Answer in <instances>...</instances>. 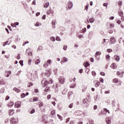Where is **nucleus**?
<instances>
[{"label":"nucleus","mask_w":124,"mask_h":124,"mask_svg":"<svg viewBox=\"0 0 124 124\" xmlns=\"http://www.w3.org/2000/svg\"><path fill=\"white\" fill-rule=\"evenodd\" d=\"M41 84L43 87H45V86H47V85L50 84H53V80L52 79H50L49 81L45 80V79H43L41 81Z\"/></svg>","instance_id":"1"},{"label":"nucleus","mask_w":124,"mask_h":124,"mask_svg":"<svg viewBox=\"0 0 124 124\" xmlns=\"http://www.w3.org/2000/svg\"><path fill=\"white\" fill-rule=\"evenodd\" d=\"M18 123V119H15L14 117H12L10 119V123L11 124H15Z\"/></svg>","instance_id":"2"},{"label":"nucleus","mask_w":124,"mask_h":124,"mask_svg":"<svg viewBox=\"0 0 124 124\" xmlns=\"http://www.w3.org/2000/svg\"><path fill=\"white\" fill-rule=\"evenodd\" d=\"M59 82L61 83V84H64L65 82V78H64V77L62 76L60 77L58 79Z\"/></svg>","instance_id":"3"},{"label":"nucleus","mask_w":124,"mask_h":124,"mask_svg":"<svg viewBox=\"0 0 124 124\" xmlns=\"http://www.w3.org/2000/svg\"><path fill=\"white\" fill-rule=\"evenodd\" d=\"M67 5L68 9H71L73 7V3L71 1H69Z\"/></svg>","instance_id":"4"},{"label":"nucleus","mask_w":124,"mask_h":124,"mask_svg":"<svg viewBox=\"0 0 124 124\" xmlns=\"http://www.w3.org/2000/svg\"><path fill=\"white\" fill-rule=\"evenodd\" d=\"M95 14L96 16H99V17H102V13L101 12H98V10H97Z\"/></svg>","instance_id":"5"},{"label":"nucleus","mask_w":124,"mask_h":124,"mask_svg":"<svg viewBox=\"0 0 124 124\" xmlns=\"http://www.w3.org/2000/svg\"><path fill=\"white\" fill-rule=\"evenodd\" d=\"M110 67L112 68V69H116L117 67H118V66L117 65V64H116V63H113L110 65Z\"/></svg>","instance_id":"6"},{"label":"nucleus","mask_w":124,"mask_h":124,"mask_svg":"<svg viewBox=\"0 0 124 124\" xmlns=\"http://www.w3.org/2000/svg\"><path fill=\"white\" fill-rule=\"evenodd\" d=\"M116 43V39H115V37H112L110 39V44H115Z\"/></svg>","instance_id":"7"},{"label":"nucleus","mask_w":124,"mask_h":124,"mask_svg":"<svg viewBox=\"0 0 124 124\" xmlns=\"http://www.w3.org/2000/svg\"><path fill=\"white\" fill-rule=\"evenodd\" d=\"M15 107L16 108H20L21 107V102L19 103L18 102H17L15 104Z\"/></svg>","instance_id":"8"},{"label":"nucleus","mask_w":124,"mask_h":124,"mask_svg":"<svg viewBox=\"0 0 124 124\" xmlns=\"http://www.w3.org/2000/svg\"><path fill=\"white\" fill-rule=\"evenodd\" d=\"M88 99H87V98L84 99L83 100V103H84V104H85V105L86 106V107H88V106H89V105L88 104Z\"/></svg>","instance_id":"9"},{"label":"nucleus","mask_w":124,"mask_h":124,"mask_svg":"<svg viewBox=\"0 0 124 124\" xmlns=\"http://www.w3.org/2000/svg\"><path fill=\"white\" fill-rule=\"evenodd\" d=\"M116 74L117 76H119L121 78H123V77H124V72L120 73V72H117Z\"/></svg>","instance_id":"10"},{"label":"nucleus","mask_w":124,"mask_h":124,"mask_svg":"<svg viewBox=\"0 0 124 124\" xmlns=\"http://www.w3.org/2000/svg\"><path fill=\"white\" fill-rule=\"evenodd\" d=\"M6 77H9L11 75V71H8L5 72Z\"/></svg>","instance_id":"11"},{"label":"nucleus","mask_w":124,"mask_h":124,"mask_svg":"<svg viewBox=\"0 0 124 124\" xmlns=\"http://www.w3.org/2000/svg\"><path fill=\"white\" fill-rule=\"evenodd\" d=\"M108 42H109V40L104 39L103 44H104V45L105 46L106 45H107V44H108Z\"/></svg>","instance_id":"12"},{"label":"nucleus","mask_w":124,"mask_h":124,"mask_svg":"<svg viewBox=\"0 0 124 124\" xmlns=\"http://www.w3.org/2000/svg\"><path fill=\"white\" fill-rule=\"evenodd\" d=\"M52 27L53 28H55L56 24H57V21L54 19L52 21Z\"/></svg>","instance_id":"13"},{"label":"nucleus","mask_w":124,"mask_h":124,"mask_svg":"<svg viewBox=\"0 0 124 124\" xmlns=\"http://www.w3.org/2000/svg\"><path fill=\"white\" fill-rule=\"evenodd\" d=\"M65 24H70V20L68 18H65Z\"/></svg>","instance_id":"14"},{"label":"nucleus","mask_w":124,"mask_h":124,"mask_svg":"<svg viewBox=\"0 0 124 124\" xmlns=\"http://www.w3.org/2000/svg\"><path fill=\"white\" fill-rule=\"evenodd\" d=\"M6 84V82H5V80L3 79H1L0 80V85H5Z\"/></svg>","instance_id":"15"},{"label":"nucleus","mask_w":124,"mask_h":124,"mask_svg":"<svg viewBox=\"0 0 124 124\" xmlns=\"http://www.w3.org/2000/svg\"><path fill=\"white\" fill-rule=\"evenodd\" d=\"M118 15L119 16H120V17H123V16L124 15V13H123V11L122 10L119 11Z\"/></svg>","instance_id":"16"},{"label":"nucleus","mask_w":124,"mask_h":124,"mask_svg":"<svg viewBox=\"0 0 124 124\" xmlns=\"http://www.w3.org/2000/svg\"><path fill=\"white\" fill-rule=\"evenodd\" d=\"M94 18H93V17H91L90 19H89V22L91 23V24H93V23L94 22Z\"/></svg>","instance_id":"17"},{"label":"nucleus","mask_w":124,"mask_h":124,"mask_svg":"<svg viewBox=\"0 0 124 124\" xmlns=\"http://www.w3.org/2000/svg\"><path fill=\"white\" fill-rule=\"evenodd\" d=\"M82 91L83 93H85V92H86V90H87V87H86V86H85V85H82Z\"/></svg>","instance_id":"18"},{"label":"nucleus","mask_w":124,"mask_h":124,"mask_svg":"<svg viewBox=\"0 0 124 124\" xmlns=\"http://www.w3.org/2000/svg\"><path fill=\"white\" fill-rule=\"evenodd\" d=\"M13 91H15L16 93H20V92H21V90L17 88H14Z\"/></svg>","instance_id":"19"},{"label":"nucleus","mask_w":124,"mask_h":124,"mask_svg":"<svg viewBox=\"0 0 124 124\" xmlns=\"http://www.w3.org/2000/svg\"><path fill=\"white\" fill-rule=\"evenodd\" d=\"M106 122L107 124H111V120H110L109 118H107L106 120Z\"/></svg>","instance_id":"20"},{"label":"nucleus","mask_w":124,"mask_h":124,"mask_svg":"<svg viewBox=\"0 0 124 124\" xmlns=\"http://www.w3.org/2000/svg\"><path fill=\"white\" fill-rule=\"evenodd\" d=\"M14 105V103L13 102H10L8 104V107H12Z\"/></svg>","instance_id":"21"},{"label":"nucleus","mask_w":124,"mask_h":124,"mask_svg":"<svg viewBox=\"0 0 124 124\" xmlns=\"http://www.w3.org/2000/svg\"><path fill=\"white\" fill-rule=\"evenodd\" d=\"M99 55H101V52L96 51L95 55V57L96 58V57H97V56H99Z\"/></svg>","instance_id":"22"},{"label":"nucleus","mask_w":124,"mask_h":124,"mask_svg":"<svg viewBox=\"0 0 124 124\" xmlns=\"http://www.w3.org/2000/svg\"><path fill=\"white\" fill-rule=\"evenodd\" d=\"M118 82H119V79H118L117 78H114L113 80V82L115 84H117Z\"/></svg>","instance_id":"23"},{"label":"nucleus","mask_w":124,"mask_h":124,"mask_svg":"<svg viewBox=\"0 0 124 124\" xmlns=\"http://www.w3.org/2000/svg\"><path fill=\"white\" fill-rule=\"evenodd\" d=\"M73 93L72 91H70L68 93V99H69V98H70V96L71 95H72Z\"/></svg>","instance_id":"24"},{"label":"nucleus","mask_w":124,"mask_h":124,"mask_svg":"<svg viewBox=\"0 0 124 124\" xmlns=\"http://www.w3.org/2000/svg\"><path fill=\"white\" fill-rule=\"evenodd\" d=\"M41 50H43V47L42 46H39L37 49V51L38 52V51H41Z\"/></svg>","instance_id":"25"},{"label":"nucleus","mask_w":124,"mask_h":124,"mask_svg":"<svg viewBox=\"0 0 124 124\" xmlns=\"http://www.w3.org/2000/svg\"><path fill=\"white\" fill-rule=\"evenodd\" d=\"M121 58H120V56L116 55V57L115 58V61H116L117 62H120V60Z\"/></svg>","instance_id":"26"},{"label":"nucleus","mask_w":124,"mask_h":124,"mask_svg":"<svg viewBox=\"0 0 124 124\" xmlns=\"http://www.w3.org/2000/svg\"><path fill=\"white\" fill-rule=\"evenodd\" d=\"M53 71L55 75H57V74H58V68H55V69H54Z\"/></svg>","instance_id":"27"},{"label":"nucleus","mask_w":124,"mask_h":124,"mask_svg":"<svg viewBox=\"0 0 124 124\" xmlns=\"http://www.w3.org/2000/svg\"><path fill=\"white\" fill-rule=\"evenodd\" d=\"M13 111H14L13 109H11V110L9 111V116H11V115H13L14 112H13Z\"/></svg>","instance_id":"28"},{"label":"nucleus","mask_w":124,"mask_h":124,"mask_svg":"<svg viewBox=\"0 0 124 124\" xmlns=\"http://www.w3.org/2000/svg\"><path fill=\"white\" fill-rule=\"evenodd\" d=\"M106 58L107 61H109V60H110L111 57H110V55H106Z\"/></svg>","instance_id":"29"},{"label":"nucleus","mask_w":124,"mask_h":124,"mask_svg":"<svg viewBox=\"0 0 124 124\" xmlns=\"http://www.w3.org/2000/svg\"><path fill=\"white\" fill-rule=\"evenodd\" d=\"M49 2L47 3H46L44 5V7H45V8H48V7L49 6Z\"/></svg>","instance_id":"30"},{"label":"nucleus","mask_w":124,"mask_h":124,"mask_svg":"<svg viewBox=\"0 0 124 124\" xmlns=\"http://www.w3.org/2000/svg\"><path fill=\"white\" fill-rule=\"evenodd\" d=\"M39 63H40V60L39 59H38V60L35 61V64H39Z\"/></svg>","instance_id":"31"},{"label":"nucleus","mask_w":124,"mask_h":124,"mask_svg":"<svg viewBox=\"0 0 124 124\" xmlns=\"http://www.w3.org/2000/svg\"><path fill=\"white\" fill-rule=\"evenodd\" d=\"M42 24L40 23L39 22H37L36 23L35 26L36 27H39L40 26H41Z\"/></svg>","instance_id":"32"},{"label":"nucleus","mask_w":124,"mask_h":124,"mask_svg":"<svg viewBox=\"0 0 124 124\" xmlns=\"http://www.w3.org/2000/svg\"><path fill=\"white\" fill-rule=\"evenodd\" d=\"M89 65H90V63L88 62H85L84 64V66L86 68L88 67V66H89Z\"/></svg>","instance_id":"33"},{"label":"nucleus","mask_w":124,"mask_h":124,"mask_svg":"<svg viewBox=\"0 0 124 124\" xmlns=\"http://www.w3.org/2000/svg\"><path fill=\"white\" fill-rule=\"evenodd\" d=\"M50 40L51 41H53V42H55V41H56V39L54 37H50Z\"/></svg>","instance_id":"34"},{"label":"nucleus","mask_w":124,"mask_h":124,"mask_svg":"<svg viewBox=\"0 0 124 124\" xmlns=\"http://www.w3.org/2000/svg\"><path fill=\"white\" fill-rule=\"evenodd\" d=\"M48 65H49V64H48V63H46V62H45L44 63L43 66L44 67H45V68H46V67H47V66H48Z\"/></svg>","instance_id":"35"},{"label":"nucleus","mask_w":124,"mask_h":124,"mask_svg":"<svg viewBox=\"0 0 124 124\" xmlns=\"http://www.w3.org/2000/svg\"><path fill=\"white\" fill-rule=\"evenodd\" d=\"M50 90V88H49V87H46L45 89V92H49V90Z\"/></svg>","instance_id":"36"},{"label":"nucleus","mask_w":124,"mask_h":124,"mask_svg":"<svg viewBox=\"0 0 124 124\" xmlns=\"http://www.w3.org/2000/svg\"><path fill=\"white\" fill-rule=\"evenodd\" d=\"M55 114H56V110H52L51 112V116H54V115H55Z\"/></svg>","instance_id":"37"},{"label":"nucleus","mask_w":124,"mask_h":124,"mask_svg":"<svg viewBox=\"0 0 124 124\" xmlns=\"http://www.w3.org/2000/svg\"><path fill=\"white\" fill-rule=\"evenodd\" d=\"M26 97V94H25V93H22L21 94V98H24V97Z\"/></svg>","instance_id":"38"},{"label":"nucleus","mask_w":124,"mask_h":124,"mask_svg":"<svg viewBox=\"0 0 124 124\" xmlns=\"http://www.w3.org/2000/svg\"><path fill=\"white\" fill-rule=\"evenodd\" d=\"M58 117L59 118V119L61 121H62V116L60 115V114L57 115Z\"/></svg>","instance_id":"39"},{"label":"nucleus","mask_w":124,"mask_h":124,"mask_svg":"<svg viewBox=\"0 0 124 124\" xmlns=\"http://www.w3.org/2000/svg\"><path fill=\"white\" fill-rule=\"evenodd\" d=\"M89 124H94V121L93 120H92V119H90L89 120Z\"/></svg>","instance_id":"40"},{"label":"nucleus","mask_w":124,"mask_h":124,"mask_svg":"<svg viewBox=\"0 0 124 124\" xmlns=\"http://www.w3.org/2000/svg\"><path fill=\"white\" fill-rule=\"evenodd\" d=\"M51 62H52V61L51 60H48L47 61L46 63H47V64H48V65H50V64H51Z\"/></svg>","instance_id":"41"},{"label":"nucleus","mask_w":124,"mask_h":124,"mask_svg":"<svg viewBox=\"0 0 124 124\" xmlns=\"http://www.w3.org/2000/svg\"><path fill=\"white\" fill-rule=\"evenodd\" d=\"M100 84V83L99 82H97L95 84V87H96V88H97V87H98V86H99Z\"/></svg>","instance_id":"42"},{"label":"nucleus","mask_w":124,"mask_h":124,"mask_svg":"<svg viewBox=\"0 0 124 124\" xmlns=\"http://www.w3.org/2000/svg\"><path fill=\"white\" fill-rule=\"evenodd\" d=\"M19 63L20 65H21V66H23V65H24V61H19Z\"/></svg>","instance_id":"43"},{"label":"nucleus","mask_w":124,"mask_h":124,"mask_svg":"<svg viewBox=\"0 0 124 124\" xmlns=\"http://www.w3.org/2000/svg\"><path fill=\"white\" fill-rule=\"evenodd\" d=\"M67 92V90L66 89H64V90L62 92V94H65Z\"/></svg>","instance_id":"44"},{"label":"nucleus","mask_w":124,"mask_h":124,"mask_svg":"<svg viewBox=\"0 0 124 124\" xmlns=\"http://www.w3.org/2000/svg\"><path fill=\"white\" fill-rule=\"evenodd\" d=\"M112 51L113 50H112V49L109 48L107 50V52H108V53H110V52H112Z\"/></svg>","instance_id":"45"},{"label":"nucleus","mask_w":124,"mask_h":124,"mask_svg":"<svg viewBox=\"0 0 124 124\" xmlns=\"http://www.w3.org/2000/svg\"><path fill=\"white\" fill-rule=\"evenodd\" d=\"M103 5V6H105V7H106V8H107V7L108 6V4L106 3H104Z\"/></svg>","instance_id":"46"},{"label":"nucleus","mask_w":124,"mask_h":124,"mask_svg":"<svg viewBox=\"0 0 124 124\" xmlns=\"http://www.w3.org/2000/svg\"><path fill=\"white\" fill-rule=\"evenodd\" d=\"M33 101H38V98L33 97Z\"/></svg>","instance_id":"47"},{"label":"nucleus","mask_w":124,"mask_h":124,"mask_svg":"<svg viewBox=\"0 0 124 124\" xmlns=\"http://www.w3.org/2000/svg\"><path fill=\"white\" fill-rule=\"evenodd\" d=\"M34 112H35V110H34V109H32L31 110L30 114H33Z\"/></svg>","instance_id":"48"},{"label":"nucleus","mask_w":124,"mask_h":124,"mask_svg":"<svg viewBox=\"0 0 124 124\" xmlns=\"http://www.w3.org/2000/svg\"><path fill=\"white\" fill-rule=\"evenodd\" d=\"M28 64H29V65H31V59H30L28 62Z\"/></svg>","instance_id":"49"},{"label":"nucleus","mask_w":124,"mask_h":124,"mask_svg":"<svg viewBox=\"0 0 124 124\" xmlns=\"http://www.w3.org/2000/svg\"><path fill=\"white\" fill-rule=\"evenodd\" d=\"M4 88H1L0 90V93H4Z\"/></svg>","instance_id":"50"},{"label":"nucleus","mask_w":124,"mask_h":124,"mask_svg":"<svg viewBox=\"0 0 124 124\" xmlns=\"http://www.w3.org/2000/svg\"><path fill=\"white\" fill-rule=\"evenodd\" d=\"M104 111L105 112H106V113H108V114H110V112L109 111V110L108 109H107V108H104Z\"/></svg>","instance_id":"51"},{"label":"nucleus","mask_w":124,"mask_h":124,"mask_svg":"<svg viewBox=\"0 0 124 124\" xmlns=\"http://www.w3.org/2000/svg\"><path fill=\"white\" fill-rule=\"evenodd\" d=\"M78 37L80 39V38H83V35L82 34H79L78 35Z\"/></svg>","instance_id":"52"},{"label":"nucleus","mask_w":124,"mask_h":124,"mask_svg":"<svg viewBox=\"0 0 124 124\" xmlns=\"http://www.w3.org/2000/svg\"><path fill=\"white\" fill-rule=\"evenodd\" d=\"M104 93H105L106 94H107L108 93H110V90H108L107 91H105L104 92Z\"/></svg>","instance_id":"53"},{"label":"nucleus","mask_w":124,"mask_h":124,"mask_svg":"<svg viewBox=\"0 0 124 124\" xmlns=\"http://www.w3.org/2000/svg\"><path fill=\"white\" fill-rule=\"evenodd\" d=\"M92 73L93 76H95V75H96V73H95V71H92Z\"/></svg>","instance_id":"54"},{"label":"nucleus","mask_w":124,"mask_h":124,"mask_svg":"<svg viewBox=\"0 0 124 124\" xmlns=\"http://www.w3.org/2000/svg\"><path fill=\"white\" fill-rule=\"evenodd\" d=\"M17 60H20L21 59V57H20V54H18L16 57Z\"/></svg>","instance_id":"55"},{"label":"nucleus","mask_w":124,"mask_h":124,"mask_svg":"<svg viewBox=\"0 0 124 124\" xmlns=\"http://www.w3.org/2000/svg\"><path fill=\"white\" fill-rule=\"evenodd\" d=\"M114 27H115V25L114 24H110V29H113V28H114Z\"/></svg>","instance_id":"56"},{"label":"nucleus","mask_w":124,"mask_h":124,"mask_svg":"<svg viewBox=\"0 0 124 124\" xmlns=\"http://www.w3.org/2000/svg\"><path fill=\"white\" fill-rule=\"evenodd\" d=\"M33 84H32V83H29V85H28V87L29 88H30V87H31V86H32Z\"/></svg>","instance_id":"57"},{"label":"nucleus","mask_w":124,"mask_h":124,"mask_svg":"<svg viewBox=\"0 0 124 124\" xmlns=\"http://www.w3.org/2000/svg\"><path fill=\"white\" fill-rule=\"evenodd\" d=\"M122 4H123V2L122 1L118 2V5H119V6H122Z\"/></svg>","instance_id":"58"},{"label":"nucleus","mask_w":124,"mask_h":124,"mask_svg":"<svg viewBox=\"0 0 124 124\" xmlns=\"http://www.w3.org/2000/svg\"><path fill=\"white\" fill-rule=\"evenodd\" d=\"M100 75H102V76H105V73L103 72H101Z\"/></svg>","instance_id":"59"},{"label":"nucleus","mask_w":124,"mask_h":124,"mask_svg":"<svg viewBox=\"0 0 124 124\" xmlns=\"http://www.w3.org/2000/svg\"><path fill=\"white\" fill-rule=\"evenodd\" d=\"M117 23V24H118V25H121V23H122V21L120 20H118Z\"/></svg>","instance_id":"60"},{"label":"nucleus","mask_w":124,"mask_h":124,"mask_svg":"<svg viewBox=\"0 0 124 124\" xmlns=\"http://www.w3.org/2000/svg\"><path fill=\"white\" fill-rule=\"evenodd\" d=\"M56 40L57 41H61V38H60V37L58 36L56 37Z\"/></svg>","instance_id":"61"},{"label":"nucleus","mask_w":124,"mask_h":124,"mask_svg":"<svg viewBox=\"0 0 124 124\" xmlns=\"http://www.w3.org/2000/svg\"><path fill=\"white\" fill-rule=\"evenodd\" d=\"M63 61H64L65 62H67V61H68V60L67 59V58H66V57H63Z\"/></svg>","instance_id":"62"},{"label":"nucleus","mask_w":124,"mask_h":124,"mask_svg":"<svg viewBox=\"0 0 124 124\" xmlns=\"http://www.w3.org/2000/svg\"><path fill=\"white\" fill-rule=\"evenodd\" d=\"M69 108H72V107H73V104H71L69 105L68 106Z\"/></svg>","instance_id":"63"},{"label":"nucleus","mask_w":124,"mask_h":124,"mask_svg":"<svg viewBox=\"0 0 124 124\" xmlns=\"http://www.w3.org/2000/svg\"><path fill=\"white\" fill-rule=\"evenodd\" d=\"M7 43H8V41H7L5 42H4L3 45V47H4V46H5V45H6Z\"/></svg>","instance_id":"64"}]
</instances>
